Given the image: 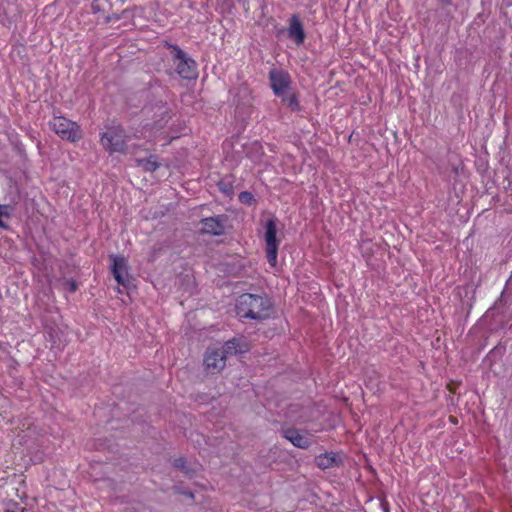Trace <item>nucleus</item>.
<instances>
[{
	"mask_svg": "<svg viewBox=\"0 0 512 512\" xmlns=\"http://www.w3.org/2000/svg\"><path fill=\"white\" fill-rule=\"evenodd\" d=\"M272 309L268 298L250 293L242 294L236 302V313L241 318L267 319Z\"/></svg>",
	"mask_w": 512,
	"mask_h": 512,
	"instance_id": "f257e3e1",
	"label": "nucleus"
},
{
	"mask_svg": "<svg viewBox=\"0 0 512 512\" xmlns=\"http://www.w3.org/2000/svg\"><path fill=\"white\" fill-rule=\"evenodd\" d=\"M128 137L121 125H111L100 134V144L109 153H126Z\"/></svg>",
	"mask_w": 512,
	"mask_h": 512,
	"instance_id": "f03ea898",
	"label": "nucleus"
},
{
	"mask_svg": "<svg viewBox=\"0 0 512 512\" xmlns=\"http://www.w3.org/2000/svg\"><path fill=\"white\" fill-rule=\"evenodd\" d=\"M50 128L62 139L71 143L78 142L83 137L81 127L63 116H54L49 122Z\"/></svg>",
	"mask_w": 512,
	"mask_h": 512,
	"instance_id": "7ed1b4c3",
	"label": "nucleus"
},
{
	"mask_svg": "<svg viewBox=\"0 0 512 512\" xmlns=\"http://www.w3.org/2000/svg\"><path fill=\"white\" fill-rule=\"evenodd\" d=\"M264 241L267 261L271 267H276L280 240L277 238V225L274 218L268 219L265 223Z\"/></svg>",
	"mask_w": 512,
	"mask_h": 512,
	"instance_id": "20e7f679",
	"label": "nucleus"
},
{
	"mask_svg": "<svg viewBox=\"0 0 512 512\" xmlns=\"http://www.w3.org/2000/svg\"><path fill=\"white\" fill-rule=\"evenodd\" d=\"M169 48L175 51L174 64L177 74L187 80L196 78V63L189 58L187 54L176 45H169Z\"/></svg>",
	"mask_w": 512,
	"mask_h": 512,
	"instance_id": "39448f33",
	"label": "nucleus"
},
{
	"mask_svg": "<svg viewBox=\"0 0 512 512\" xmlns=\"http://www.w3.org/2000/svg\"><path fill=\"white\" fill-rule=\"evenodd\" d=\"M111 261V272L117 283L125 288L129 286L130 277L128 274V261L123 255L112 254L109 256Z\"/></svg>",
	"mask_w": 512,
	"mask_h": 512,
	"instance_id": "423d86ee",
	"label": "nucleus"
},
{
	"mask_svg": "<svg viewBox=\"0 0 512 512\" xmlns=\"http://www.w3.org/2000/svg\"><path fill=\"white\" fill-rule=\"evenodd\" d=\"M269 81L274 94L276 96H283L290 87L291 77L283 69L272 68L269 71Z\"/></svg>",
	"mask_w": 512,
	"mask_h": 512,
	"instance_id": "0eeeda50",
	"label": "nucleus"
},
{
	"mask_svg": "<svg viewBox=\"0 0 512 512\" xmlns=\"http://www.w3.org/2000/svg\"><path fill=\"white\" fill-rule=\"evenodd\" d=\"M226 216L220 215L216 217H207L201 220V232L213 236H221L225 233L224 222Z\"/></svg>",
	"mask_w": 512,
	"mask_h": 512,
	"instance_id": "6e6552de",
	"label": "nucleus"
},
{
	"mask_svg": "<svg viewBox=\"0 0 512 512\" xmlns=\"http://www.w3.org/2000/svg\"><path fill=\"white\" fill-rule=\"evenodd\" d=\"M204 363L207 370L219 372L225 367V355L223 352H220V349L208 348L205 353Z\"/></svg>",
	"mask_w": 512,
	"mask_h": 512,
	"instance_id": "1a4fd4ad",
	"label": "nucleus"
},
{
	"mask_svg": "<svg viewBox=\"0 0 512 512\" xmlns=\"http://www.w3.org/2000/svg\"><path fill=\"white\" fill-rule=\"evenodd\" d=\"M288 35L297 45H301L305 41V32L302 23L296 15L290 18Z\"/></svg>",
	"mask_w": 512,
	"mask_h": 512,
	"instance_id": "9d476101",
	"label": "nucleus"
},
{
	"mask_svg": "<svg viewBox=\"0 0 512 512\" xmlns=\"http://www.w3.org/2000/svg\"><path fill=\"white\" fill-rule=\"evenodd\" d=\"M339 461L338 453H335L333 450L327 451L325 453L320 454L316 457V464L321 469H327L337 465Z\"/></svg>",
	"mask_w": 512,
	"mask_h": 512,
	"instance_id": "9b49d317",
	"label": "nucleus"
},
{
	"mask_svg": "<svg viewBox=\"0 0 512 512\" xmlns=\"http://www.w3.org/2000/svg\"><path fill=\"white\" fill-rule=\"evenodd\" d=\"M283 436L297 448H304V435L294 428H288L283 431Z\"/></svg>",
	"mask_w": 512,
	"mask_h": 512,
	"instance_id": "f8f14e48",
	"label": "nucleus"
},
{
	"mask_svg": "<svg viewBox=\"0 0 512 512\" xmlns=\"http://www.w3.org/2000/svg\"><path fill=\"white\" fill-rule=\"evenodd\" d=\"M283 436L297 448H304V435L294 428H288L283 431Z\"/></svg>",
	"mask_w": 512,
	"mask_h": 512,
	"instance_id": "ddd939ff",
	"label": "nucleus"
},
{
	"mask_svg": "<svg viewBox=\"0 0 512 512\" xmlns=\"http://www.w3.org/2000/svg\"><path fill=\"white\" fill-rule=\"evenodd\" d=\"M136 164L146 172H154L159 167L156 156H150L146 159H136Z\"/></svg>",
	"mask_w": 512,
	"mask_h": 512,
	"instance_id": "4468645a",
	"label": "nucleus"
},
{
	"mask_svg": "<svg viewBox=\"0 0 512 512\" xmlns=\"http://www.w3.org/2000/svg\"><path fill=\"white\" fill-rule=\"evenodd\" d=\"M220 352H223L226 358L228 355L242 353L244 350L240 347L239 341L234 338L227 341Z\"/></svg>",
	"mask_w": 512,
	"mask_h": 512,
	"instance_id": "2eb2a0df",
	"label": "nucleus"
},
{
	"mask_svg": "<svg viewBox=\"0 0 512 512\" xmlns=\"http://www.w3.org/2000/svg\"><path fill=\"white\" fill-rule=\"evenodd\" d=\"M282 98V101L289 107L292 111H299L300 105L298 98L295 94H289L286 95L285 93L283 96H280Z\"/></svg>",
	"mask_w": 512,
	"mask_h": 512,
	"instance_id": "dca6fc26",
	"label": "nucleus"
},
{
	"mask_svg": "<svg viewBox=\"0 0 512 512\" xmlns=\"http://www.w3.org/2000/svg\"><path fill=\"white\" fill-rule=\"evenodd\" d=\"M12 211L13 208L10 205L0 204V228L8 229V225L3 221V218H11Z\"/></svg>",
	"mask_w": 512,
	"mask_h": 512,
	"instance_id": "f3484780",
	"label": "nucleus"
},
{
	"mask_svg": "<svg viewBox=\"0 0 512 512\" xmlns=\"http://www.w3.org/2000/svg\"><path fill=\"white\" fill-rule=\"evenodd\" d=\"M238 91H239V94L242 95L243 97V100L240 102L238 101V104H245V103H248L250 102L251 100V90L249 88V86L245 83L241 84L239 87H238Z\"/></svg>",
	"mask_w": 512,
	"mask_h": 512,
	"instance_id": "a211bd4d",
	"label": "nucleus"
},
{
	"mask_svg": "<svg viewBox=\"0 0 512 512\" xmlns=\"http://www.w3.org/2000/svg\"><path fill=\"white\" fill-rule=\"evenodd\" d=\"M239 201L246 205H252L254 202V196L251 192L243 191L238 196Z\"/></svg>",
	"mask_w": 512,
	"mask_h": 512,
	"instance_id": "6ab92c4d",
	"label": "nucleus"
},
{
	"mask_svg": "<svg viewBox=\"0 0 512 512\" xmlns=\"http://www.w3.org/2000/svg\"><path fill=\"white\" fill-rule=\"evenodd\" d=\"M174 466L183 471L187 475H190L191 472L193 471L187 467V461L183 458L176 459L174 461Z\"/></svg>",
	"mask_w": 512,
	"mask_h": 512,
	"instance_id": "aec40b11",
	"label": "nucleus"
},
{
	"mask_svg": "<svg viewBox=\"0 0 512 512\" xmlns=\"http://www.w3.org/2000/svg\"><path fill=\"white\" fill-rule=\"evenodd\" d=\"M162 112H161V119L159 120V122H163V124H166L169 120V115H168V111L165 107H162Z\"/></svg>",
	"mask_w": 512,
	"mask_h": 512,
	"instance_id": "412c9836",
	"label": "nucleus"
},
{
	"mask_svg": "<svg viewBox=\"0 0 512 512\" xmlns=\"http://www.w3.org/2000/svg\"><path fill=\"white\" fill-rule=\"evenodd\" d=\"M449 421L454 425L458 424V419L455 416H450Z\"/></svg>",
	"mask_w": 512,
	"mask_h": 512,
	"instance_id": "4be33fe9",
	"label": "nucleus"
},
{
	"mask_svg": "<svg viewBox=\"0 0 512 512\" xmlns=\"http://www.w3.org/2000/svg\"><path fill=\"white\" fill-rule=\"evenodd\" d=\"M76 289H77L76 283L75 282H71V284H70V291L71 292H75Z\"/></svg>",
	"mask_w": 512,
	"mask_h": 512,
	"instance_id": "5701e85b",
	"label": "nucleus"
}]
</instances>
